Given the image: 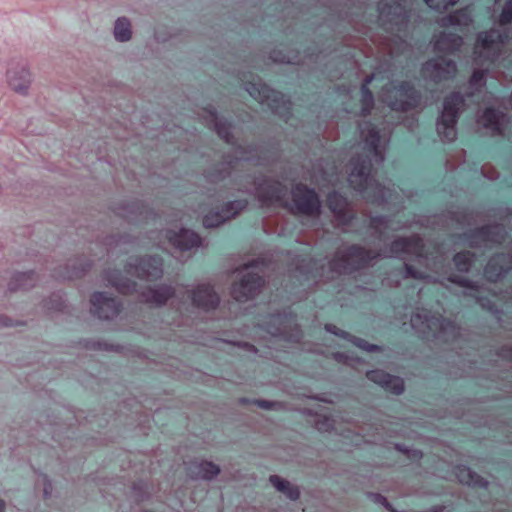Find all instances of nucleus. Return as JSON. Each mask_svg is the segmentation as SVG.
Masks as SVG:
<instances>
[{"label": "nucleus", "instance_id": "12", "mask_svg": "<svg viewBox=\"0 0 512 512\" xmlns=\"http://www.w3.org/2000/svg\"><path fill=\"white\" fill-rule=\"evenodd\" d=\"M253 194L262 205H284L287 188L274 180H263L255 187Z\"/></svg>", "mask_w": 512, "mask_h": 512}, {"label": "nucleus", "instance_id": "45", "mask_svg": "<svg viewBox=\"0 0 512 512\" xmlns=\"http://www.w3.org/2000/svg\"><path fill=\"white\" fill-rule=\"evenodd\" d=\"M406 268V274L407 276L413 277V278H424V275L422 273H418L412 269L411 266L408 264H405Z\"/></svg>", "mask_w": 512, "mask_h": 512}, {"label": "nucleus", "instance_id": "43", "mask_svg": "<svg viewBox=\"0 0 512 512\" xmlns=\"http://www.w3.org/2000/svg\"><path fill=\"white\" fill-rule=\"evenodd\" d=\"M372 225L375 228H380L381 226L388 227V226H390V223L385 218H375L372 220Z\"/></svg>", "mask_w": 512, "mask_h": 512}, {"label": "nucleus", "instance_id": "8", "mask_svg": "<svg viewBox=\"0 0 512 512\" xmlns=\"http://www.w3.org/2000/svg\"><path fill=\"white\" fill-rule=\"evenodd\" d=\"M382 98L394 110H408L417 102L415 90L409 83L384 88Z\"/></svg>", "mask_w": 512, "mask_h": 512}, {"label": "nucleus", "instance_id": "32", "mask_svg": "<svg viewBox=\"0 0 512 512\" xmlns=\"http://www.w3.org/2000/svg\"><path fill=\"white\" fill-rule=\"evenodd\" d=\"M108 281L117 288L121 293H131L136 290V284L131 282L118 271H112L108 273Z\"/></svg>", "mask_w": 512, "mask_h": 512}, {"label": "nucleus", "instance_id": "40", "mask_svg": "<svg viewBox=\"0 0 512 512\" xmlns=\"http://www.w3.org/2000/svg\"><path fill=\"white\" fill-rule=\"evenodd\" d=\"M485 77V72L483 70H475L472 74V77L470 79V85L471 87H479L483 84V80Z\"/></svg>", "mask_w": 512, "mask_h": 512}, {"label": "nucleus", "instance_id": "23", "mask_svg": "<svg viewBox=\"0 0 512 512\" xmlns=\"http://www.w3.org/2000/svg\"><path fill=\"white\" fill-rule=\"evenodd\" d=\"M203 118L205 119L209 126L214 127L217 134L221 138H223L228 143L231 141V125L228 124L226 121L219 119L213 107H208L204 109Z\"/></svg>", "mask_w": 512, "mask_h": 512}, {"label": "nucleus", "instance_id": "34", "mask_svg": "<svg viewBox=\"0 0 512 512\" xmlns=\"http://www.w3.org/2000/svg\"><path fill=\"white\" fill-rule=\"evenodd\" d=\"M374 79V75H370L366 77L362 87H361V103H362V113L364 115L368 114L374 104V98L370 90L368 89V84Z\"/></svg>", "mask_w": 512, "mask_h": 512}, {"label": "nucleus", "instance_id": "4", "mask_svg": "<svg viewBox=\"0 0 512 512\" xmlns=\"http://www.w3.org/2000/svg\"><path fill=\"white\" fill-rule=\"evenodd\" d=\"M258 261H253L237 270L239 280L232 286L231 295L238 302H246L259 292L263 284L262 277L255 270Z\"/></svg>", "mask_w": 512, "mask_h": 512}, {"label": "nucleus", "instance_id": "39", "mask_svg": "<svg viewBox=\"0 0 512 512\" xmlns=\"http://www.w3.org/2000/svg\"><path fill=\"white\" fill-rule=\"evenodd\" d=\"M512 21V0H508L500 15L501 24H507Z\"/></svg>", "mask_w": 512, "mask_h": 512}, {"label": "nucleus", "instance_id": "7", "mask_svg": "<svg viewBox=\"0 0 512 512\" xmlns=\"http://www.w3.org/2000/svg\"><path fill=\"white\" fill-rule=\"evenodd\" d=\"M127 275L154 281L163 275V261L160 257L131 258L125 267Z\"/></svg>", "mask_w": 512, "mask_h": 512}, {"label": "nucleus", "instance_id": "11", "mask_svg": "<svg viewBox=\"0 0 512 512\" xmlns=\"http://www.w3.org/2000/svg\"><path fill=\"white\" fill-rule=\"evenodd\" d=\"M292 211L308 216H316L320 211V201L314 190L297 185L292 190Z\"/></svg>", "mask_w": 512, "mask_h": 512}, {"label": "nucleus", "instance_id": "30", "mask_svg": "<svg viewBox=\"0 0 512 512\" xmlns=\"http://www.w3.org/2000/svg\"><path fill=\"white\" fill-rule=\"evenodd\" d=\"M269 481L277 491L283 493L290 500H297L299 498L300 491L298 487L291 484L289 481L277 475L270 476Z\"/></svg>", "mask_w": 512, "mask_h": 512}, {"label": "nucleus", "instance_id": "9", "mask_svg": "<svg viewBox=\"0 0 512 512\" xmlns=\"http://www.w3.org/2000/svg\"><path fill=\"white\" fill-rule=\"evenodd\" d=\"M506 36L498 30H490L488 32L480 33L475 46V60L481 62V59L493 61L498 54Z\"/></svg>", "mask_w": 512, "mask_h": 512}, {"label": "nucleus", "instance_id": "13", "mask_svg": "<svg viewBox=\"0 0 512 512\" xmlns=\"http://www.w3.org/2000/svg\"><path fill=\"white\" fill-rule=\"evenodd\" d=\"M9 87L16 93L26 95L32 83L31 73L24 63L12 62L6 72Z\"/></svg>", "mask_w": 512, "mask_h": 512}, {"label": "nucleus", "instance_id": "1", "mask_svg": "<svg viewBox=\"0 0 512 512\" xmlns=\"http://www.w3.org/2000/svg\"><path fill=\"white\" fill-rule=\"evenodd\" d=\"M363 149L366 151V158L360 162L353 163V169L349 175V184L373 202H385L391 197L390 189L382 187L370 177V170L373 163L380 164L384 161L386 139L379 135L372 124L365 122L359 126Z\"/></svg>", "mask_w": 512, "mask_h": 512}, {"label": "nucleus", "instance_id": "47", "mask_svg": "<svg viewBox=\"0 0 512 512\" xmlns=\"http://www.w3.org/2000/svg\"><path fill=\"white\" fill-rule=\"evenodd\" d=\"M6 504L3 500L0 499V512L5 511Z\"/></svg>", "mask_w": 512, "mask_h": 512}, {"label": "nucleus", "instance_id": "24", "mask_svg": "<svg viewBox=\"0 0 512 512\" xmlns=\"http://www.w3.org/2000/svg\"><path fill=\"white\" fill-rule=\"evenodd\" d=\"M478 122L493 133H501L506 122V115L494 109H486Z\"/></svg>", "mask_w": 512, "mask_h": 512}, {"label": "nucleus", "instance_id": "19", "mask_svg": "<svg viewBox=\"0 0 512 512\" xmlns=\"http://www.w3.org/2000/svg\"><path fill=\"white\" fill-rule=\"evenodd\" d=\"M294 320L292 317L287 315H272L269 317V321L265 325V330L271 336H283L287 340L296 341L299 339V333H288V329H292Z\"/></svg>", "mask_w": 512, "mask_h": 512}, {"label": "nucleus", "instance_id": "41", "mask_svg": "<svg viewBox=\"0 0 512 512\" xmlns=\"http://www.w3.org/2000/svg\"><path fill=\"white\" fill-rule=\"evenodd\" d=\"M254 403L259 408H262V409H265V410H274V409H277L280 406V404L278 402L267 401V400H255Z\"/></svg>", "mask_w": 512, "mask_h": 512}, {"label": "nucleus", "instance_id": "25", "mask_svg": "<svg viewBox=\"0 0 512 512\" xmlns=\"http://www.w3.org/2000/svg\"><path fill=\"white\" fill-rule=\"evenodd\" d=\"M328 205L340 223H348L350 215L347 211L348 203L346 198L337 192L330 193L328 195Z\"/></svg>", "mask_w": 512, "mask_h": 512}, {"label": "nucleus", "instance_id": "15", "mask_svg": "<svg viewBox=\"0 0 512 512\" xmlns=\"http://www.w3.org/2000/svg\"><path fill=\"white\" fill-rule=\"evenodd\" d=\"M456 70V64L453 61L438 57L424 65L423 74L433 81H441L453 77Z\"/></svg>", "mask_w": 512, "mask_h": 512}, {"label": "nucleus", "instance_id": "46", "mask_svg": "<svg viewBox=\"0 0 512 512\" xmlns=\"http://www.w3.org/2000/svg\"><path fill=\"white\" fill-rule=\"evenodd\" d=\"M375 501L384 505L385 507H388L389 504L387 502V499L381 495H374Z\"/></svg>", "mask_w": 512, "mask_h": 512}, {"label": "nucleus", "instance_id": "35", "mask_svg": "<svg viewBox=\"0 0 512 512\" xmlns=\"http://www.w3.org/2000/svg\"><path fill=\"white\" fill-rule=\"evenodd\" d=\"M400 9L399 5H395V6H380L379 7V13H380V18L383 20V21H393L394 20V17H390L392 15V10H394L393 12V15L396 16L397 20L395 21L396 23H399V22H403V20L405 19L404 16L400 15V14H397L396 10Z\"/></svg>", "mask_w": 512, "mask_h": 512}, {"label": "nucleus", "instance_id": "44", "mask_svg": "<svg viewBox=\"0 0 512 512\" xmlns=\"http://www.w3.org/2000/svg\"><path fill=\"white\" fill-rule=\"evenodd\" d=\"M15 325L16 323L12 319L4 315H0V327H12Z\"/></svg>", "mask_w": 512, "mask_h": 512}, {"label": "nucleus", "instance_id": "22", "mask_svg": "<svg viewBox=\"0 0 512 512\" xmlns=\"http://www.w3.org/2000/svg\"><path fill=\"white\" fill-rule=\"evenodd\" d=\"M512 268V258L497 255L491 258L485 267V276L489 281H497L504 273Z\"/></svg>", "mask_w": 512, "mask_h": 512}, {"label": "nucleus", "instance_id": "17", "mask_svg": "<svg viewBox=\"0 0 512 512\" xmlns=\"http://www.w3.org/2000/svg\"><path fill=\"white\" fill-rule=\"evenodd\" d=\"M166 238L179 251H190L201 245V238L195 232L185 228L167 230Z\"/></svg>", "mask_w": 512, "mask_h": 512}, {"label": "nucleus", "instance_id": "26", "mask_svg": "<svg viewBox=\"0 0 512 512\" xmlns=\"http://www.w3.org/2000/svg\"><path fill=\"white\" fill-rule=\"evenodd\" d=\"M113 37L118 43H127L133 38V26L126 16L118 17L113 24Z\"/></svg>", "mask_w": 512, "mask_h": 512}, {"label": "nucleus", "instance_id": "29", "mask_svg": "<svg viewBox=\"0 0 512 512\" xmlns=\"http://www.w3.org/2000/svg\"><path fill=\"white\" fill-rule=\"evenodd\" d=\"M325 329L327 332L329 333H332L334 335H337V336H340L344 339H348L349 341H351L355 346L361 348L362 350L364 351H367V352H374V351H377L379 350V347L377 345H373V344H368L365 340H362L360 338H357V337H354V336H350L349 333L337 328L336 326L334 325H331V324H327L325 326Z\"/></svg>", "mask_w": 512, "mask_h": 512}, {"label": "nucleus", "instance_id": "33", "mask_svg": "<svg viewBox=\"0 0 512 512\" xmlns=\"http://www.w3.org/2000/svg\"><path fill=\"white\" fill-rule=\"evenodd\" d=\"M36 283V276L33 272H22L16 274L11 282L9 283V289L19 290V289H29L33 287Z\"/></svg>", "mask_w": 512, "mask_h": 512}, {"label": "nucleus", "instance_id": "16", "mask_svg": "<svg viewBox=\"0 0 512 512\" xmlns=\"http://www.w3.org/2000/svg\"><path fill=\"white\" fill-rule=\"evenodd\" d=\"M184 291L183 286L173 287L171 285H159L155 287L147 288L140 293V297L142 301L156 305L162 306L169 299L175 297L178 294H181Z\"/></svg>", "mask_w": 512, "mask_h": 512}, {"label": "nucleus", "instance_id": "14", "mask_svg": "<svg viewBox=\"0 0 512 512\" xmlns=\"http://www.w3.org/2000/svg\"><path fill=\"white\" fill-rule=\"evenodd\" d=\"M120 308V303L106 293L96 292L91 298V312L100 319L115 318L119 314Z\"/></svg>", "mask_w": 512, "mask_h": 512}, {"label": "nucleus", "instance_id": "27", "mask_svg": "<svg viewBox=\"0 0 512 512\" xmlns=\"http://www.w3.org/2000/svg\"><path fill=\"white\" fill-rule=\"evenodd\" d=\"M462 45V38L454 33H441L434 39V48L439 52H453Z\"/></svg>", "mask_w": 512, "mask_h": 512}, {"label": "nucleus", "instance_id": "18", "mask_svg": "<svg viewBox=\"0 0 512 512\" xmlns=\"http://www.w3.org/2000/svg\"><path fill=\"white\" fill-rule=\"evenodd\" d=\"M247 206L246 200H236L225 205L221 212H212L204 216L203 224L207 228L221 225L225 221L235 217Z\"/></svg>", "mask_w": 512, "mask_h": 512}, {"label": "nucleus", "instance_id": "36", "mask_svg": "<svg viewBox=\"0 0 512 512\" xmlns=\"http://www.w3.org/2000/svg\"><path fill=\"white\" fill-rule=\"evenodd\" d=\"M454 263L457 269L461 272L468 271L472 257L469 252H460L454 256Z\"/></svg>", "mask_w": 512, "mask_h": 512}, {"label": "nucleus", "instance_id": "20", "mask_svg": "<svg viewBox=\"0 0 512 512\" xmlns=\"http://www.w3.org/2000/svg\"><path fill=\"white\" fill-rule=\"evenodd\" d=\"M367 378L394 394L398 395L404 391V383L400 377L389 375L382 370L368 371Z\"/></svg>", "mask_w": 512, "mask_h": 512}, {"label": "nucleus", "instance_id": "38", "mask_svg": "<svg viewBox=\"0 0 512 512\" xmlns=\"http://www.w3.org/2000/svg\"><path fill=\"white\" fill-rule=\"evenodd\" d=\"M425 3L434 10H446L449 6H453L458 0H424Z\"/></svg>", "mask_w": 512, "mask_h": 512}, {"label": "nucleus", "instance_id": "31", "mask_svg": "<svg viewBox=\"0 0 512 512\" xmlns=\"http://www.w3.org/2000/svg\"><path fill=\"white\" fill-rule=\"evenodd\" d=\"M471 22V15L468 9L459 10L453 14L445 16L441 19L440 25L449 26H468Z\"/></svg>", "mask_w": 512, "mask_h": 512}, {"label": "nucleus", "instance_id": "6", "mask_svg": "<svg viewBox=\"0 0 512 512\" xmlns=\"http://www.w3.org/2000/svg\"><path fill=\"white\" fill-rule=\"evenodd\" d=\"M463 103L464 99L459 93H453L445 99L443 111L437 121V132L443 141L452 142L456 139V123Z\"/></svg>", "mask_w": 512, "mask_h": 512}, {"label": "nucleus", "instance_id": "2", "mask_svg": "<svg viewBox=\"0 0 512 512\" xmlns=\"http://www.w3.org/2000/svg\"><path fill=\"white\" fill-rule=\"evenodd\" d=\"M423 253L422 239L417 236L410 238H398L392 242L389 249L381 254L366 251L358 246H351L344 251H339L330 262L332 271L343 274L350 273L371 263L377 256L405 258L406 255L421 257Z\"/></svg>", "mask_w": 512, "mask_h": 512}, {"label": "nucleus", "instance_id": "37", "mask_svg": "<svg viewBox=\"0 0 512 512\" xmlns=\"http://www.w3.org/2000/svg\"><path fill=\"white\" fill-rule=\"evenodd\" d=\"M315 426L321 432H328L333 429L334 421L328 416L320 415L315 421Z\"/></svg>", "mask_w": 512, "mask_h": 512}, {"label": "nucleus", "instance_id": "28", "mask_svg": "<svg viewBox=\"0 0 512 512\" xmlns=\"http://www.w3.org/2000/svg\"><path fill=\"white\" fill-rule=\"evenodd\" d=\"M455 474L459 482L468 486H479L486 487L487 481H485L478 474L473 472L469 467L458 466L455 470Z\"/></svg>", "mask_w": 512, "mask_h": 512}, {"label": "nucleus", "instance_id": "21", "mask_svg": "<svg viewBox=\"0 0 512 512\" xmlns=\"http://www.w3.org/2000/svg\"><path fill=\"white\" fill-rule=\"evenodd\" d=\"M186 471L192 479L210 480L220 473V468L212 462L194 461L187 465Z\"/></svg>", "mask_w": 512, "mask_h": 512}, {"label": "nucleus", "instance_id": "10", "mask_svg": "<svg viewBox=\"0 0 512 512\" xmlns=\"http://www.w3.org/2000/svg\"><path fill=\"white\" fill-rule=\"evenodd\" d=\"M191 300V305L201 311H211L217 308L220 302L218 294L213 287L206 283L192 285L185 289Z\"/></svg>", "mask_w": 512, "mask_h": 512}, {"label": "nucleus", "instance_id": "3", "mask_svg": "<svg viewBox=\"0 0 512 512\" xmlns=\"http://www.w3.org/2000/svg\"><path fill=\"white\" fill-rule=\"evenodd\" d=\"M412 328L423 337L450 341L459 334L458 327L451 321L431 316L425 309L418 310L411 317Z\"/></svg>", "mask_w": 512, "mask_h": 512}, {"label": "nucleus", "instance_id": "5", "mask_svg": "<svg viewBox=\"0 0 512 512\" xmlns=\"http://www.w3.org/2000/svg\"><path fill=\"white\" fill-rule=\"evenodd\" d=\"M247 92L259 103L267 105L273 112L281 117H287L291 103L287 97L261 81L250 82L246 87Z\"/></svg>", "mask_w": 512, "mask_h": 512}, {"label": "nucleus", "instance_id": "42", "mask_svg": "<svg viewBox=\"0 0 512 512\" xmlns=\"http://www.w3.org/2000/svg\"><path fill=\"white\" fill-rule=\"evenodd\" d=\"M335 359L340 361V362H345V363H348L350 365H353L354 362L358 361L357 358H354L348 354H344V353H336L335 354Z\"/></svg>", "mask_w": 512, "mask_h": 512}]
</instances>
